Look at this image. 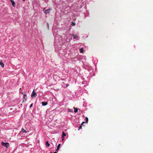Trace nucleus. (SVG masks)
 Returning <instances> with one entry per match:
<instances>
[{
    "instance_id": "nucleus-1",
    "label": "nucleus",
    "mask_w": 153,
    "mask_h": 153,
    "mask_svg": "<svg viewBox=\"0 0 153 153\" xmlns=\"http://www.w3.org/2000/svg\"><path fill=\"white\" fill-rule=\"evenodd\" d=\"M1 144L2 146L6 147V148H8L9 146V144L7 142L4 143V142H2L1 143Z\"/></svg>"
},
{
    "instance_id": "nucleus-2",
    "label": "nucleus",
    "mask_w": 153,
    "mask_h": 153,
    "mask_svg": "<svg viewBox=\"0 0 153 153\" xmlns=\"http://www.w3.org/2000/svg\"><path fill=\"white\" fill-rule=\"evenodd\" d=\"M34 89H33L31 94V97L32 98H36L37 96V94L36 93L34 92Z\"/></svg>"
},
{
    "instance_id": "nucleus-3",
    "label": "nucleus",
    "mask_w": 153,
    "mask_h": 153,
    "mask_svg": "<svg viewBox=\"0 0 153 153\" xmlns=\"http://www.w3.org/2000/svg\"><path fill=\"white\" fill-rule=\"evenodd\" d=\"M10 1L12 3L13 6V7H15L16 3L13 0H10Z\"/></svg>"
},
{
    "instance_id": "nucleus-4",
    "label": "nucleus",
    "mask_w": 153,
    "mask_h": 153,
    "mask_svg": "<svg viewBox=\"0 0 153 153\" xmlns=\"http://www.w3.org/2000/svg\"><path fill=\"white\" fill-rule=\"evenodd\" d=\"M51 10V9H50V8L48 9H47V10H45V11L44 12V13H45L47 14V13H48L49 12H50V11Z\"/></svg>"
},
{
    "instance_id": "nucleus-5",
    "label": "nucleus",
    "mask_w": 153,
    "mask_h": 153,
    "mask_svg": "<svg viewBox=\"0 0 153 153\" xmlns=\"http://www.w3.org/2000/svg\"><path fill=\"white\" fill-rule=\"evenodd\" d=\"M0 65L2 68H4V64L3 63L2 60H1L0 61Z\"/></svg>"
},
{
    "instance_id": "nucleus-6",
    "label": "nucleus",
    "mask_w": 153,
    "mask_h": 153,
    "mask_svg": "<svg viewBox=\"0 0 153 153\" xmlns=\"http://www.w3.org/2000/svg\"><path fill=\"white\" fill-rule=\"evenodd\" d=\"M60 146H61V144H59L57 146V149L56 150V151H58L59 150V149L60 148Z\"/></svg>"
},
{
    "instance_id": "nucleus-7",
    "label": "nucleus",
    "mask_w": 153,
    "mask_h": 153,
    "mask_svg": "<svg viewBox=\"0 0 153 153\" xmlns=\"http://www.w3.org/2000/svg\"><path fill=\"white\" fill-rule=\"evenodd\" d=\"M42 105H43V106L46 105L48 104V103L47 102H42Z\"/></svg>"
},
{
    "instance_id": "nucleus-8",
    "label": "nucleus",
    "mask_w": 153,
    "mask_h": 153,
    "mask_svg": "<svg viewBox=\"0 0 153 153\" xmlns=\"http://www.w3.org/2000/svg\"><path fill=\"white\" fill-rule=\"evenodd\" d=\"M46 146L47 147H49L50 146V144L48 141H47L45 143Z\"/></svg>"
},
{
    "instance_id": "nucleus-9",
    "label": "nucleus",
    "mask_w": 153,
    "mask_h": 153,
    "mask_svg": "<svg viewBox=\"0 0 153 153\" xmlns=\"http://www.w3.org/2000/svg\"><path fill=\"white\" fill-rule=\"evenodd\" d=\"M24 95V98L25 100V101H26L27 99V96L26 94H23Z\"/></svg>"
},
{
    "instance_id": "nucleus-10",
    "label": "nucleus",
    "mask_w": 153,
    "mask_h": 153,
    "mask_svg": "<svg viewBox=\"0 0 153 153\" xmlns=\"http://www.w3.org/2000/svg\"><path fill=\"white\" fill-rule=\"evenodd\" d=\"M66 134L64 132H62V138H63V137L65 136H66Z\"/></svg>"
},
{
    "instance_id": "nucleus-11",
    "label": "nucleus",
    "mask_w": 153,
    "mask_h": 153,
    "mask_svg": "<svg viewBox=\"0 0 153 153\" xmlns=\"http://www.w3.org/2000/svg\"><path fill=\"white\" fill-rule=\"evenodd\" d=\"M72 36H73V38L74 39H76L77 37V36L76 35L73 34Z\"/></svg>"
},
{
    "instance_id": "nucleus-12",
    "label": "nucleus",
    "mask_w": 153,
    "mask_h": 153,
    "mask_svg": "<svg viewBox=\"0 0 153 153\" xmlns=\"http://www.w3.org/2000/svg\"><path fill=\"white\" fill-rule=\"evenodd\" d=\"M74 108V112L75 113H76L78 111V109L77 108H76L75 107Z\"/></svg>"
},
{
    "instance_id": "nucleus-13",
    "label": "nucleus",
    "mask_w": 153,
    "mask_h": 153,
    "mask_svg": "<svg viewBox=\"0 0 153 153\" xmlns=\"http://www.w3.org/2000/svg\"><path fill=\"white\" fill-rule=\"evenodd\" d=\"M83 51L84 50L83 48H81L80 49V51L81 53H83Z\"/></svg>"
},
{
    "instance_id": "nucleus-14",
    "label": "nucleus",
    "mask_w": 153,
    "mask_h": 153,
    "mask_svg": "<svg viewBox=\"0 0 153 153\" xmlns=\"http://www.w3.org/2000/svg\"><path fill=\"white\" fill-rule=\"evenodd\" d=\"M71 25H72V26H74L75 25V23L74 22H72Z\"/></svg>"
},
{
    "instance_id": "nucleus-15",
    "label": "nucleus",
    "mask_w": 153,
    "mask_h": 153,
    "mask_svg": "<svg viewBox=\"0 0 153 153\" xmlns=\"http://www.w3.org/2000/svg\"><path fill=\"white\" fill-rule=\"evenodd\" d=\"M22 131L23 132L26 133L27 132L26 130H24L23 128H22Z\"/></svg>"
},
{
    "instance_id": "nucleus-16",
    "label": "nucleus",
    "mask_w": 153,
    "mask_h": 153,
    "mask_svg": "<svg viewBox=\"0 0 153 153\" xmlns=\"http://www.w3.org/2000/svg\"><path fill=\"white\" fill-rule=\"evenodd\" d=\"M85 119H86V122L87 123L88 122V118L87 117H86Z\"/></svg>"
},
{
    "instance_id": "nucleus-17",
    "label": "nucleus",
    "mask_w": 153,
    "mask_h": 153,
    "mask_svg": "<svg viewBox=\"0 0 153 153\" xmlns=\"http://www.w3.org/2000/svg\"><path fill=\"white\" fill-rule=\"evenodd\" d=\"M84 123H85V122H82V123L81 124V125H82V126H83V124H84Z\"/></svg>"
},
{
    "instance_id": "nucleus-18",
    "label": "nucleus",
    "mask_w": 153,
    "mask_h": 153,
    "mask_svg": "<svg viewBox=\"0 0 153 153\" xmlns=\"http://www.w3.org/2000/svg\"><path fill=\"white\" fill-rule=\"evenodd\" d=\"M82 128V125H81L80 127H79V129H78V130H80V129H81Z\"/></svg>"
},
{
    "instance_id": "nucleus-19",
    "label": "nucleus",
    "mask_w": 153,
    "mask_h": 153,
    "mask_svg": "<svg viewBox=\"0 0 153 153\" xmlns=\"http://www.w3.org/2000/svg\"><path fill=\"white\" fill-rule=\"evenodd\" d=\"M47 26L48 28H49V24L48 23H47Z\"/></svg>"
},
{
    "instance_id": "nucleus-20",
    "label": "nucleus",
    "mask_w": 153,
    "mask_h": 153,
    "mask_svg": "<svg viewBox=\"0 0 153 153\" xmlns=\"http://www.w3.org/2000/svg\"><path fill=\"white\" fill-rule=\"evenodd\" d=\"M32 105H33V104H31L30 105V108H31V107H32Z\"/></svg>"
},
{
    "instance_id": "nucleus-21",
    "label": "nucleus",
    "mask_w": 153,
    "mask_h": 153,
    "mask_svg": "<svg viewBox=\"0 0 153 153\" xmlns=\"http://www.w3.org/2000/svg\"><path fill=\"white\" fill-rule=\"evenodd\" d=\"M26 101H25V99L24 100H23L22 102V103H25V102H26Z\"/></svg>"
},
{
    "instance_id": "nucleus-22",
    "label": "nucleus",
    "mask_w": 153,
    "mask_h": 153,
    "mask_svg": "<svg viewBox=\"0 0 153 153\" xmlns=\"http://www.w3.org/2000/svg\"><path fill=\"white\" fill-rule=\"evenodd\" d=\"M69 85L67 84H66V87H67Z\"/></svg>"
},
{
    "instance_id": "nucleus-23",
    "label": "nucleus",
    "mask_w": 153,
    "mask_h": 153,
    "mask_svg": "<svg viewBox=\"0 0 153 153\" xmlns=\"http://www.w3.org/2000/svg\"><path fill=\"white\" fill-rule=\"evenodd\" d=\"M22 94L23 95V94H23V92H22Z\"/></svg>"
},
{
    "instance_id": "nucleus-24",
    "label": "nucleus",
    "mask_w": 153,
    "mask_h": 153,
    "mask_svg": "<svg viewBox=\"0 0 153 153\" xmlns=\"http://www.w3.org/2000/svg\"><path fill=\"white\" fill-rule=\"evenodd\" d=\"M25 0H22V1H24Z\"/></svg>"
},
{
    "instance_id": "nucleus-25",
    "label": "nucleus",
    "mask_w": 153,
    "mask_h": 153,
    "mask_svg": "<svg viewBox=\"0 0 153 153\" xmlns=\"http://www.w3.org/2000/svg\"><path fill=\"white\" fill-rule=\"evenodd\" d=\"M59 90V89H57V91H58Z\"/></svg>"
}]
</instances>
